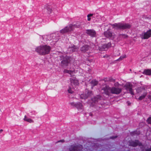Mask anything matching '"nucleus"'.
I'll return each instance as SVG.
<instances>
[{
  "label": "nucleus",
  "instance_id": "obj_19",
  "mask_svg": "<svg viewBox=\"0 0 151 151\" xmlns=\"http://www.w3.org/2000/svg\"><path fill=\"white\" fill-rule=\"evenodd\" d=\"M78 50V48L75 46L73 45L69 47L68 50L70 52H73L77 51Z\"/></svg>",
  "mask_w": 151,
  "mask_h": 151
},
{
  "label": "nucleus",
  "instance_id": "obj_39",
  "mask_svg": "<svg viewBox=\"0 0 151 151\" xmlns=\"http://www.w3.org/2000/svg\"><path fill=\"white\" fill-rule=\"evenodd\" d=\"M116 137H112V138L114 139V138H116Z\"/></svg>",
  "mask_w": 151,
  "mask_h": 151
},
{
  "label": "nucleus",
  "instance_id": "obj_32",
  "mask_svg": "<svg viewBox=\"0 0 151 151\" xmlns=\"http://www.w3.org/2000/svg\"><path fill=\"white\" fill-rule=\"evenodd\" d=\"M127 57L126 55H124L122 56H121L120 57V59H123L126 58Z\"/></svg>",
  "mask_w": 151,
  "mask_h": 151
},
{
  "label": "nucleus",
  "instance_id": "obj_3",
  "mask_svg": "<svg viewBox=\"0 0 151 151\" xmlns=\"http://www.w3.org/2000/svg\"><path fill=\"white\" fill-rule=\"evenodd\" d=\"M148 88H150L149 87L145 86L143 87L138 88L136 89L137 93L141 95L139 98V100H142L147 95V91H149L148 90Z\"/></svg>",
  "mask_w": 151,
  "mask_h": 151
},
{
  "label": "nucleus",
  "instance_id": "obj_34",
  "mask_svg": "<svg viewBox=\"0 0 151 151\" xmlns=\"http://www.w3.org/2000/svg\"><path fill=\"white\" fill-rule=\"evenodd\" d=\"M146 151H151V148L146 150Z\"/></svg>",
  "mask_w": 151,
  "mask_h": 151
},
{
  "label": "nucleus",
  "instance_id": "obj_28",
  "mask_svg": "<svg viewBox=\"0 0 151 151\" xmlns=\"http://www.w3.org/2000/svg\"><path fill=\"white\" fill-rule=\"evenodd\" d=\"M91 84L92 86H95L96 85L98 84V82L96 81H92L91 82Z\"/></svg>",
  "mask_w": 151,
  "mask_h": 151
},
{
  "label": "nucleus",
  "instance_id": "obj_10",
  "mask_svg": "<svg viewBox=\"0 0 151 151\" xmlns=\"http://www.w3.org/2000/svg\"><path fill=\"white\" fill-rule=\"evenodd\" d=\"M65 27L67 32H68L72 31L75 28L79 27V26L76 24H70Z\"/></svg>",
  "mask_w": 151,
  "mask_h": 151
},
{
  "label": "nucleus",
  "instance_id": "obj_35",
  "mask_svg": "<svg viewBox=\"0 0 151 151\" xmlns=\"http://www.w3.org/2000/svg\"><path fill=\"white\" fill-rule=\"evenodd\" d=\"M148 98L151 100V96H148Z\"/></svg>",
  "mask_w": 151,
  "mask_h": 151
},
{
  "label": "nucleus",
  "instance_id": "obj_17",
  "mask_svg": "<svg viewBox=\"0 0 151 151\" xmlns=\"http://www.w3.org/2000/svg\"><path fill=\"white\" fill-rule=\"evenodd\" d=\"M129 145L133 147H135L138 145L140 146L141 145V143L139 142L137 140L135 141H131L129 142Z\"/></svg>",
  "mask_w": 151,
  "mask_h": 151
},
{
  "label": "nucleus",
  "instance_id": "obj_7",
  "mask_svg": "<svg viewBox=\"0 0 151 151\" xmlns=\"http://www.w3.org/2000/svg\"><path fill=\"white\" fill-rule=\"evenodd\" d=\"M140 37L142 39H148L151 37V29H150L146 32H142L140 35Z\"/></svg>",
  "mask_w": 151,
  "mask_h": 151
},
{
  "label": "nucleus",
  "instance_id": "obj_12",
  "mask_svg": "<svg viewBox=\"0 0 151 151\" xmlns=\"http://www.w3.org/2000/svg\"><path fill=\"white\" fill-rule=\"evenodd\" d=\"M65 27L67 32H68L72 31L75 28L79 27V26L76 24H70Z\"/></svg>",
  "mask_w": 151,
  "mask_h": 151
},
{
  "label": "nucleus",
  "instance_id": "obj_14",
  "mask_svg": "<svg viewBox=\"0 0 151 151\" xmlns=\"http://www.w3.org/2000/svg\"><path fill=\"white\" fill-rule=\"evenodd\" d=\"M86 33L92 37L96 36V33L95 30L93 29H87L86 30Z\"/></svg>",
  "mask_w": 151,
  "mask_h": 151
},
{
  "label": "nucleus",
  "instance_id": "obj_29",
  "mask_svg": "<svg viewBox=\"0 0 151 151\" xmlns=\"http://www.w3.org/2000/svg\"><path fill=\"white\" fill-rule=\"evenodd\" d=\"M93 15V14H90L87 15V20L88 21H90L91 20V18H90V17L92 16Z\"/></svg>",
  "mask_w": 151,
  "mask_h": 151
},
{
  "label": "nucleus",
  "instance_id": "obj_25",
  "mask_svg": "<svg viewBox=\"0 0 151 151\" xmlns=\"http://www.w3.org/2000/svg\"><path fill=\"white\" fill-rule=\"evenodd\" d=\"M119 37H120V38H127L128 36L127 35L125 34H121L119 35Z\"/></svg>",
  "mask_w": 151,
  "mask_h": 151
},
{
  "label": "nucleus",
  "instance_id": "obj_31",
  "mask_svg": "<svg viewBox=\"0 0 151 151\" xmlns=\"http://www.w3.org/2000/svg\"><path fill=\"white\" fill-rule=\"evenodd\" d=\"M147 122L148 123L151 124V117H150L148 118L147 120Z\"/></svg>",
  "mask_w": 151,
  "mask_h": 151
},
{
  "label": "nucleus",
  "instance_id": "obj_21",
  "mask_svg": "<svg viewBox=\"0 0 151 151\" xmlns=\"http://www.w3.org/2000/svg\"><path fill=\"white\" fill-rule=\"evenodd\" d=\"M64 72L65 73H68L71 76L75 72L74 70H68L65 69L64 70Z\"/></svg>",
  "mask_w": 151,
  "mask_h": 151
},
{
  "label": "nucleus",
  "instance_id": "obj_37",
  "mask_svg": "<svg viewBox=\"0 0 151 151\" xmlns=\"http://www.w3.org/2000/svg\"><path fill=\"white\" fill-rule=\"evenodd\" d=\"M3 131V130L2 129H1L0 130V134Z\"/></svg>",
  "mask_w": 151,
  "mask_h": 151
},
{
  "label": "nucleus",
  "instance_id": "obj_9",
  "mask_svg": "<svg viewBox=\"0 0 151 151\" xmlns=\"http://www.w3.org/2000/svg\"><path fill=\"white\" fill-rule=\"evenodd\" d=\"M65 27L67 32H68L72 31L75 28L79 27V26L76 24H70Z\"/></svg>",
  "mask_w": 151,
  "mask_h": 151
},
{
  "label": "nucleus",
  "instance_id": "obj_36",
  "mask_svg": "<svg viewBox=\"0 0 151 151\" xmlns=\"http://www.w3.org/2000/svg\"><path fill=\"white\" fill-rule=\"evenodd\" d=\"M108 57L107 55H105V56H102L103 58H106Z\"/></svg>",
  "mask_w": 151,
  "mask_h": 151
},
{
  "label": "nucleus",
  "instance_id": "obj_20",
  "mask_svg": "<svg viewBox=\"0 0 151 151\" xmlns=\"http://www.w3.org/2000/svg\"><path fill=\"white\" fill-rule=\"evenodd\" d=\"M89 47L88 46L85 45L81 47V50L82 52H85L89 49Z\"/></svg>",
  "mask_w": 151,
  "mask_h": 151
},
{
  "label": "nucleus",
  "instance_id": "obj_11",
  "mask_svg": "<svg viewBox=\"0 0 151 151\" xmlns=\"http://www.w3.org/2000/svg\"><path fill=\"white\" fill-rule=\"evenodd\" d=\"M65 27L67 32H68L72 31L75 28L79 27V26L76 24H70Z\"/></svg>",
  "mask_w": 151,
  "mask_h": 151
},
{
  "label": "nucleus",
  "instance_id": "obj_6",
  "mask_svg": "<svg viewBox=\"0 0 151 151\" xmlns=\"http://www.w3.org/2000/svg\"><path fill=\"white\" fill-rule=\"evenodd\" d=\"M104 36L110 39L113 40L116 37L115 34L109 30H107L104 33Z\"/></svg>",
  "mask_w": 151,
  "mask_h": 151
},
{
  "label": "nucleus",
  "instance_id": "obj_24",
  "mask_svg": "<svg viewBox=\"0 0 151 151\" xmlns=\"http://www.w3.org/2000/svg\"><path fill=\"white\" fill-rule=\"evenodd\" d=\"M108 48H107V45H103L102 47H99V49L100 51L105 50L106 49Z\"/></svg>",
  "mask_w": 151,
  "mask_h": 151
},
{
  "label": "nucleus",
  "instance_id": "obj_38",
  "mask_svg": "<svg viewBox=\"0 0 151 151\" xmlns=\"http://www.w3.org/2000/svg\"><path fill=\"white\" fill-rule=\"evenodd\" d=\"M70 104H71V105H73V104H74V103H70Z\"/></svg>",
  "mask_w": 151,
  "mask_h": 151
},
{
  "label": "nucleus",
  "instance_id": "obj_2",
  "mask_svg": "<svg viewBox=\"0 0 151 151\" xmlns=\"http://www.w3.org/2000/svg\"><path fill=\"white\" fill-rule=\"evenodd\" d=\"M51 50V47L47 45H41L37 47L35 51L40 55H45L49 54Z\"/></svg>",
  "mask_w": 151,
  "mask_h": 151
},
{
  "label": "nucleus",
  "instance_id": "obj_1",
  "mask_svg": "<svg viewBox=\"0 0 151 151\" xmlns=\"http://www.w3.org/2000/svg\"><path fill=\"white\" fill-rule=\"evenodd\" d=\"M114 86L112 88L106 86L102 90L104 91V93L107 95H109L110 93L116 94L120 93L122 91V89L119 88V83H115Z\"/></svg>",
  "mask_w": 151,
  "mask_h": 151
},
{
  "label": "nucleus",
  "instance_id": "obj_27",
  "mask_svg": "<svg viewBox=\"0 0 151 151\" xmlns=\"http://www.w3.org/2000/svg\"><path fill=\"white\" fill-rule=\"evenodd\" d=\"M74 89H75L73 88V86H72V88H71V87H70L69 88V89L68 90V91L69 93H73V92H74Z\"/></svg>",
  "mask_w": 151,
  "mask_h": 151
},
{
  "label": "nucleus",
  "instance_id": "obj_16",
  "mask_svg": "<svg viewBox=\"0 0 151 151\" xmlns=\"http://www.w3.org/2000/svg\"><path fill=\"white\" fill-rule=\"evenodd\" d=\"M45 8L47 11L48 14H50L52 13L53 11L52 8L50 5L48 4H46L45 6Z\"/></svg>",
  "mask_w": 151,
  "mask_h": 151
},
{
  "label": "nucleus",
  "instance_id": "obj_18",
  "mask_svg": "<svg viewBox=\"0 0 151 151\" xmlns=\"http://www.w3.org/2000/svg\"><path fill=\"white\" fill-rule=\"evenodd\" d=\"M23 120L25 122L30 123H32L34 122V121L31 118H29L27 116L25 115L23 118Z\"/></svg>",
  "mask_w": 151,
  "mask_h": 151
},
{
  "label": "nucleus",
  "instance_id": "obj_4",
  "mask_svg": "<svg viewBox=\"0 0 151 151\" xmlns=\"http://www.w3.org/2000/svg\"><path fill=\"white\" fill-rule=\"evenodd\" d=\"M113 27L116 29H129L131 27V25L128 23H115L112 25Z\"/></svg>",
  "mask_w": 151,
  "mask_h": 151
},
{
  "label": "nucleus",
  "instance_id": "obj_13",
  "mask_svg": "<svg viewBox=\"0 0 151 151\" xmlns=\"http://www.w3.org/2000/svg\"><path fill=\"white\" fill-rule=\"evenodd\" d=\"M124 87L127 91H128L132 95L134 94L132 89V86L129 83H126L124 86Z\"/></svg>",
  "mask_w": 151,
  "mask_h": 151
},
{
  "label": "nucleus",
  "instance_id": "obj_15",
  "mask_svg": "<svg viewBox=\"0 0 151 151\" xmlns=\"http://www.w3.org/2000/svg\"><path fill=\"white\" fill-rule=\"evenodd\" d=\"M82 148V146L80 145L79 146H76L74 145H71L69 148V150L70 151H77L78 149V150H80V149Z\"/></svg>",
  "mask_w": 151,
  "mask_h": 151
},
{
  "label": "nucleus",
  "instance_id": "obj_5",
  "mask_svg": "<svg viewBox=\"0 0 151 151\" xmlns=\"http://www.w3.org/2000/svg\"><path fill=\"white\" fill-rule=\"evenodd\" d=\"M72 59L70 57L67 56L64 57L62 59L61 65L63 66H67L70 63Z\"/></svg>",
  "mask_w": 151,
  "mask_h": 151
},
{
  "label": "nucleus",
  "instance_id": "obj_8",
  "mask_svg": "<svg viewBox=\"0 0 151 151\" xmlns=\"http://www.w3.org/2000/svg\"><path fill=\"white\" fill-rule=\"evenodd\" d=\"M70 81L71 85L73 86V89H75L76 86H78L79 84L78 81L76 78L73 77L71 78Z\"/></svg>",
  "mask_w": 151,
  "mask_h": 151
},
{
  "label": "nucleus",
  "instance_id": "obj_22",
  "mask_svg": "<svg viewBox=\"0 0 151 151\" xmlns=\"http://www.w3.org/2000/svg\"><path fill=\"white\" fill-rule=\"evenodd\" d=\"M143 73L147 75H150L151 74V71L150 70H145Z\"/></svg>",
  "mask_w": 151,
  "mask_h": 151
},
{
  "label": "nucleus",
  "instance_id": "obj_23",
  "mask_svg": "<svg viewBox=\"0 0 151 151\" xmlns=\"http://www.w3.org/2000/svg\"><path fill=\"white\" fill-rule=\"evenodd\" d=\"M75 105L78 108V109H82L83 108L82 105L80 103L75 104Z\"/></svg>",
  "mask_w": 151,
  "mask_h": 151
},
{
  "label": "nucleus",
  "instance_id": "obj_26",
  "mask_svg": "<svg viewBox=\"0 0 151 151\" xmlns=\"http://www.w3.org/2000/svg\"><path fill=\"white\" fill-rule=\"evenodd\" d=\"M60 32L62 34H64L67 33L66 27H65V28L60 30Z\"/></svg>",
  "mask_w": 151,
  "mask_h": 151
},
{
  "label": "nucleus",
  "instance_id": "obj_30",
  "mask_svg": "<svg viewBox=\"0 0 151 151\" xmlns=\"http://www.w3.org/2000/svg\"><path fill=\"white\" fill-rule=\"evenodd\" d=\"M81 98L82 99H86L88 97V96L86 95V94H82L81 96Z\"/></svg>",
  "mask_w": 151,
  "mask_h": 151
},
{
  "label": "nucleus",
  "instance_id": "obj_33",
  "mask_svg": "<svg viewBox=\"0 0 151 151\" xmlns=\"http://www.w3.org/2000/svg\"><path fill=\"white\" fill-rule=\"evenodd\" d=\"M107 45V48H108L110 47L111 46V44L110 43H108L106 45Z\"/></svg>",
  "mask_w": 151,
  "mask_h": 151
}]
</instances>
